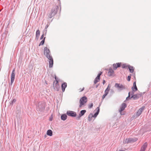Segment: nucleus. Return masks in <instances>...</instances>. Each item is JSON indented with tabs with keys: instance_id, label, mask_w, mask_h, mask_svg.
Listing matches in <instances>:
<instances>
[{
	"instance_id": "32",
	"label": "nucleus",
	"mask_w": 151,
	"mask_h": 151,
	"mask_svg": "<svg viewBox=\"0 0 151 151\" xmlns=\"http://www.w3.org/2000/svg\"><path fill=\"white\" fill-rule=\"evenodd\" d=\"M108 94L107 93H105V94L103 95L102 96V99H103L105 97V96Z\"/></svg>"
},
{
	"instance_id": "9",
	"label": "nucleus",
	"mask_w": 151,
	"mask_h": 151,
	"mask_svg": "<svg viewBox=\"0 0 151 151\" xmlns=\"http://www.w3.org/2000/svg\"><path fill=\"white\" fill-rule=\"evenodd\" d=\"M126 106L127 105L126 104L123 103L122 104L120 107V108L119 110V111L121 115L124 114H122V112L124 109L126 107Z\"/></svg>"
},
{
	"instance_id": "37",
	"label": "nucleus",
	"mask_w": 151,
	"mask_h": 151,
	"mask_svg": "<svg viewBox=\"0 0 151 151\" xmlns=\"http://www.w3.org/2000/svg\"><path fill=\"white\" fill-rule=\"evenodd\" d=\"M43 37V35H42L40 37V39L42 40Z\"/></svg>"
},
{
	"instance_id": "13",
	"label": "nucleus",
	"mask_w": 151,
	"mask_h": 151,
	"mask_svg": "<svg viewBox=\"0 0 151 151\" xmlns=\"http://www.w3.org/2000/svg\"><path fill=\"white\" fill-rule=\"evenodd\" d=\"M147 142H145L144 143L143 145L142 146L140 151H145L147 147Z\"/></svg>"
},
{
	"instance_id": "2",
	"label": "nucleus",
	"mask_w": 151,
	"mask_h": 151,
	"mask_svg": "<svg viewBox=\"0 0 151 151\" xmlns=\"http://www.w3.org/2000/svg\"><path fill=\"white\" fill-rule=\"evenodd\" d=\"M58 9V6L54 5L51 10V12L49 14L48 17L50 18H52L57 13Z\"/></svg>"
},
{
	"instance_id": "6",
	"label": "nucleus",
	"mask_w": 151,
	"mask_h": 151,
	"mask_svg": "<svg viewBox=\"0 0 151 151\" xmlns=\"http://www.w3.org/2000/svg\"><path fill=\"white\" fill-rule=\"evenodd\" d=\"M137 139H134L131 138H127L123 141L124 144L131 143L136 141Z\"/></svg>"
},
{
	"instance_id": "4",
	"label": "nucleus",
	"mask_w": 151,
	"mask_h": 151,
	"mask_svg": "<svg viewBox=\"0 0 151 151\" xmlns=\"http://www.w3.org/2000/svg\"><path fill=\"white\" fill-rule=\"evenodd\" d=\"M87 97L85 96L81 98L79 101V107H81L83 105H84L87 102Z\"/></svg>"
},
{
	"instance_id": "29",
	"label": "nucleus",
	"mask_w": 151,
	"mask_h": 151,
	"mask_svg": "<svg viewBox=\"0 0 151 151\" xmlns=\"http://www.w3.org/2000/svg\"><path fill=\"white\" fill-rule=\"evenodd\" d=\"M102 74V72H100L98 74V75H97V76L96 77H97L98 78H100V76Z\"/></svg>"
},
{
	"instance_id": "18",
	"label": "nucleus",
	"mask_w": 151,
	"mask_h": 151,
	"mask_svg": "<svg viewBox=\"0 0 151 151\" xmlns=\"http://www.w3.org/2000/svg\"><path fill=\"white\" fill-rule=\"evenodd\" d=\"M47 135L51 136L52 135V132L51 130L49 129L47 131Z\"/></svg>"
},
{
	"instance_id": "24",
	"label": "nucleus",
	"mask_w": 151,
	"mask_h": 151,
	"mask_svg": "<svg viewBox=\"0 0 151 151\" xmlns=\"http://www.w3.org/2000/svg\"><path fill=\"white\" fill-rule=\"evenodd\" d=\"M110 89V87H109V85L107 87V88L106 89L105 91V93H108L109 92V91Z\"/></svg>"
},
{
	"instance_id": "30",
	"label": "nucleus",
	"mask_w": 151,
	"mask_h": 151,
	"mask_svg": "<svg viewBox=\"0 0 151 151\" xmlns=\"http://www.w3.org/2000/svg\"><path fill=\"white\" fill-rule=\"evenodd\" d=\"M16 101V100L15 99H14L10 103L11 104H13L14 103H15Z\"/></svg>"
},
{
	"instance_id": "5",
	"label": "nucleus",
	"mask_w": 151,
	"mask_h": 151,
	"mask_svg": "<svg viewBox=\"0 0 151 151\" xmlns=\"http://www.w3.org/2000/svg\"><path fill=\"white\" fill-rule=\"evenodd\" d=\"M55 78L56 80V82L55 84H53V87L54 89L56 91H58L60 88V86L58 84V79L57 78L56 76H55Z\"/></svg>"
},
{
	"instance_id": "40",
	"label": "nucleus",
	"mask_w": 151,
	"mask_h": 151,
	"mask_svg": "<svg viewBox=\"0 0 151 151\" xmlns=\"http://www.w3.org/2000/svg\"><path fill=\"white\" fill-rule=\"evenodd\" d=\"M47 27L46 26V27H45V28H47Z\"/></svg>"
},
{
	"instance_id": "38",
	"label": "nucleus",
	"mask_w": 151,
	"mask_h": 151,
	"mask_svg": "<svg viewBox=\"0 0 151 151\" xmlns=\"http://www.w3.org/2000/svg\"><path fill=\"white\" fill-rule=\"evenodd\" d=\"M106 82L104 80L103 81V84H104Z\"/></svg>"
},
{
	"instance_id": "8",
	"label": "nucleus",
	"mask_w": 151,
	"mask_h": 151,
	"mask_svg": "<svg viewBox=\"0 0 151 151\" xmlns=\"http://www.w3.org/2000/svg\"><path fill=\"white\" fill-rule=\"evenodd\" d=\"M15 69H14L13 70L12 74H11V83H10V84L11 85H12L14 81V80L15 78Z\"/></svg>"
},
{
	"instance_id": "17",
	"label": "nucleus",
	"mask_w": 151,
	"mask_h": 151,
	"mask_svg": "<svg viewBox=\"0 0 151 151\" xmlns=\"http://www.w3.org/2000/svg\"><path fill=\"white\" fill-rule=\"evenodd\" d=\"M96 109L97 110V112L94 114V115H93V117H96L99 113L100 110L99 107H97Z\"/></svg>"
},
{
	"instance_id": "3",
	"label": "nucleus",
	"mask_w": 151,
	"mask_h": 151,
	"mask_svg": "<svg viewBox=\"0 0 151 151\" xmlns=\"http://www.w3.org/2000/svg\"><path fill=\"white\" fill-rule=\"evenodd\" d=\"M45 108V103L44 102H39L37 106V109L40 111H43Z\"/></svg>"
},
{
	"instance_id": "31",
	"label": "nucleus",
	"mask_w": 151,
	"mask_h": 151,
	"mask_svg": "<svg viewBox=\"0 0 151 151\" xmlns=\"http://www.w3.org/2000/svg\"><path fill=\"white\" fill-rule=\"evenodd\" d=\"M93 106V103H91L90 104L88 105V108L90 109Z\"/></svg>"
},
{
	"instance_id": "25",
	"label": "nucleus",
	"mask_w": 151,
	"mask_h": 151,
	"mask_svg": "<svg viewBox=\"0 0 151 151\" xmlns=\"http://www.w3.org/2000/svg\"><path fill=\"white\" fill-rule=\"evenodd\" d=\"M100 80V78H98L96 77L94 81V83L95 84H96Z\"/></svg>"
},
{
	"instance_id": "16",
	"label": "nucleus",
	"mask_w": 151,
	"mask_h": 151,
	"mask_svg": "<svg viewBox=\"0 0 151 151\" xmlns=\"http://www.w3.org/2000/svg\"><path fill=\"white\" fill-rule=\"evenodd\" d=\"M132 90L134 91H135L137 90V88L136 85V82L133 83V86L132 87Z\"/></svg>"
},
{
	"instance_id": "7",
	"label": "nucleus",
	"mask_w": 151,
	"mask_h": 151,
	"mask_svg": "<svg viewBox=\"0 0 151 151\" xmlns=\"http://www.w3.org/2000/svg\"><path fill=\"white\" fill-rule=\"evenodd\" d=\"M115 87L116 88H117L119 91L125 88L124 86L122 84L118 83H115Z\"/></svg>"
},
{
	"instance_id": "41",
	"label": "nucleus",
	"mask_w": 151,
	"mask_h": 151,
	"mask_svg": "<svg viewBox=\"0 0 151 151\" xmlns=\"http://www.w3.org/2000/svg\"><path fill=\"white\" fill-rule=\"evenodd\" d=\"M45 137H46V135H45Z\"/></svg>"
},
{
	"instance_id": "19",
	"label": "nucleus",
	"mask_w": 151,
	"mask_h": 151,
	"mask_svg": "<svg viewBox=\"0 0 151 151\" xmlns=\"http://www.w3.org/2000/svg\"><path fill=\"white\" fill-rule=\"evenodd\" d=\"M61 118L62 120H65L67 118V116L65 114H63L61 116Z\"/></svg>"
},
{
	"instance_id": "12",
	"label": "nucleus",
	"mask_w": 151,
	"mask_h": 151,
	"mask_svg": "<svg viewBox=\"0 0 151 151\" xmlns=\"http://www.w3.org/2000/svg\"><path fill=\"white\" fill-rule=\"evenodd\" d=\"M121 63H116V64H114L113 65V69L114 70H116L117 68L120 67Z\"/></svg>"
},
{
	"instance_id": "36",
	"label": "nucleus",
	"mask_w": 151,
	"mask_h": 151,
	"mask_svg": "<svg viewBox=\"0 0 151 151\" xmlns=\"http://www.w3.org/2000/svg\"><path fill=\"white\" fill-rule=\"evenodd\" d=\"M130 92H129V95L126 98V99L127 100L130 97Z\"/></svg>"
},
{
	"instance_id": "28",
	"label": "nucleus",
	"mask_w": 151,
	"mask_h": 151,
	"mask_svg": "<svg viewBox=\"0 0 151 151\" xmlns=\"http://www.w3.org/2000/svg\"><path fill=\"white\" fill-rule=\"evenodd\" d=\"M122 68H126L128 67V65H127L126 64H124L122 65Z\"/></svg>"
},
{
	"instance_id": "10",
	"label": "nucleus",
	"mask_w": 151,
	"mask_h": 151,
	"mask_svg": "<svg viewBox=\"0 0 151 151\" xmlns=\"http://www.w3.org/2000/svg\"><path fill=\"white\" fill-rule=\"evenodd\" d=\"M67 114L69 116L72 117H75L76 115V112L70 111H68L67 112Z\"/></svg>"
},
{
	"instance_id": "33",
	"label": "nucleus",
	"mask_w": 151,
	"mask_h": 151,
	"mask_svg": "<svg viewBox=\"0 0 151 151\" xmlns=\"http://www.w3.org/2000/svg\"><path fill=\"white\" fill-rule=\"evenodd\" d=\"M81 116H81L79 114V116H77L76 117V119L77 120H79V119H80L81 117Z\"/></svg>"
},
{
	"instance_id": "1",
	"label": "nucleus",
	"mask_w": 151,
	"mask_h": 151,
	"mask_svg": "<svg viewBox=\"0 0 151 151\" xmlns=\"http://www.w3.org/2000/svg\"><path fill=\"white\" fill-rule=\"evenodd\" d=\"M44 54L46 57L49 59V66L50 68L52 67L53 60L51 54L50 50L46 47L44 48Z\"/></svg>"
},
{
	"instance_id": "27",
	"label": "nucleus",
	"mask_w": 151,
	"mask_h": 151,
	"mask_svg": "<svg viewBox=\"0 0 151 151\" xmlns=\"http://www.w3.org/2000/svg\"><path fill=\"white\" fill-rule=\"evenodd\" d=\"M45 37H44V39L43 40H42L41 42L40 43V44H39V46L41 45H43L44 44V42H45Z\"/></svg>"
},
{
	"instance_id": "23",
	"label": "nucleus",
	"mask_w": 151,
	"mask_h": 151,
	"mask_svg": "<svg viewBox=\"0 0 151 151\" xmlns=\"http://www.w3.org/2000/svg\"><path fill=\"white\" fill-rule=\"evenodd\" d=\"M86 111L85 110H81L79 114L82 116L84 115L85 113H86Z\"/></svg>"
},
{
	"instance_id": "14",
	"label": "nucleus",
	"mask_w": 151,
	"mask_h": 151,
	"mask_svg": "<svg viewBox=\"0 0 151 151\" xmlns=\"http://www.w3.org/2000/svg\"><path fill=\"white\" fill-rule=\"evenodd\" d=\"M114 71L112 69V68H110L107 73V75L109 76H112L114 75Z\"/></svg>"
},
{
	"instance_id": "11",
	"label": "nucleus",
	"mask_w": 151,
	"mask_h": 151,
	"mask_svg": "<svg viewBox=\"0 0 151 151\" xmlns=\"http://www.w3.org/2000/svg\"><path fill=\"white\" fill-rule=\"evenodd\" d=\"M145 109V107L143 106L141 108H140L137 111L136 113V115L138 116H139L142 113V112Z\"/></svg>"
},
{
	"instance_id": "22",
	"label": "nucleus",
	"mask_w": 151,
	"mask_h": 151,
	"mask_svg": "<svg viewBox=\"0 0 151 151\" xmlns=\"http://www.w3.org/2000/svg\"><path fill=\"white\" fill-rule=\"evenodd\" d=\"M40 35V31L39 29H37L36 32V37L38 39Z\"/></svg>"
},
{
	"instance_id": "39",
	"label": "nucleus",
	"mask_w": 151,
	"mask_h": 151,
	"mask_svg": "<svg viewBox=\"0 0 151 151\" xmlns=\"http://www.w3.org/2000/svg\"><path fill=\"white\" fill-rule=\"evenodd\" d=\"M116 151H125L124 150H117Z\"/></svg>"
},
{
	"instance_id": "34",
	"label": "nucleus",
	"mask_w": 151,
	"mask_h": 151,
	"mask_svg": "<svg viewBox=\"0 0 151 151\" xmlns=\"http://www.w3.org/2000/svg\"><path fill=\"white\" fill-rule=\"evenodd\" d=\"M84 89V88L83 87L82 89H81V88H80L79 89V91L80 92H82V91H83Z\"/></svg>"
},
{
	"instance_id": "26",
	"label": "nucleus",
	"mask_w": 151,
	"mask_h": 151,
	"mask_svg": "<svg viewBox=\"0 0 151 151\" xmlns=\"http://www.w3.org/2000/svg\"><path fill=\"white\" fill-rule=\"evenodd\" d=\"M93 117V115L92 114H90L88 116V120L90 122L92 120V118Z\"/></svg>"
},
{
	"instance_id": "15",
	"label": "nucleus",
	"mask_w": 151,
	"mask_h": 151,
	"mask_svg": "<svg viewBox=\"0 0 151 151\" xmlns=\"http://www.w3.org/2000/svg\"><path fill=\"white\" fill-rule=\"evenodd\" d=\"M67 86V84L66 83H65V82L64 83L62 84L61 88H62V91L63 92H64L65 91V88Z\"/></svg>"
},
{
	"instance_id": "20",
	"label": "nucleus",
	"mask_w": 151,
	"mask_h": 151,
	"mask_svg": "<svg viewBox=\"0 0 151 151\" xmlns=\"http://www.w3.org/2000/svg\"><path fill=\"white\" fill-rule=\"evenodd\" d=\"M128 68L130 71V72L133 73L134 71V68L132 66L129 65L128 66Z\"/></svg>"
},
{
	"instance_id": "35",
	"label": "nucleus",
	"mask_w": 151,
	"mask_h": 151,
	"mask_svg": "<svg viewBox=\"0 0 151 151\" xmlns=\"http://www.w3.org/2000/svg\"><path fill=\"white\" fill-rule=\"evenodd\" d=\"M131 77V76H128L127 79L128 81H129L130 80Z\"/></svg>"
},
{
	"instance_id": "21",
	"label": "nucleus",
	"mask_w": 151,
	"mask_h": 151,
	"mask_svg": "<svg viewBox=\"0 0 151 151\" xmlns=\"http://www.w3.org/2000/svg\"><path fill=\"white\" fill-rule=\"evenodd\" d=\"M139 98V95L138 94H136L133 95L131 97V98H133L134 99H138Z\"/></svg>"
}]
</instances>
